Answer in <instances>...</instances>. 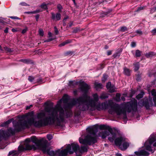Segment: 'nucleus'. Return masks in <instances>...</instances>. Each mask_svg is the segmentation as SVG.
<instances>
[{"label":"nucleus","mask_w":156,"mask_h":156,"mask_svg":"<svg viewBox=\"0 0 156 156\" xmlns=\"http://www.w3.org/2000/svg\"><path fill=\"white\" fill-rule=\"evenodd\" d=\"M48 141L45 138L38 139L35 136L26 139L23 145H21L18 147V151H9V156H18L20 152L26 150H36L37 148L41 149L44 153H46L51 156H66L67 154H73L75 152L76 156H80L83 153L86 152L87 148L84 146L79 147L76 143L74 142L68 145L64 149H58L55 151L47 149Z\"/></svg>","instance_id":"obj_1"},{"label":"nucleus","mask_w":156,"mask_h":156,"mask_svg":"<svg viewBox=\"0 0 156 156\" xmlns=\"http://www.w3.org/2000/svg\"><path fill=\"white\" fill-rule=\"evenodd\" d=\"M84 96L89 98V99L87 100L86 104H83L80 107L82 111L89 110L93 111L95 109L98 111L107 109L108 107V112L111 114L113 115L116 113L117 115H123L124 119L127 118L126 112L129 113L131 112H136L137 110V102L136 101H131L126 102H124L121 104H113L111 100H109L108 103L107 101L99 103L96 105L92 99L88 97L87 91L84 94Z\"/></svg>","instance_id":"obj_2"},{"label":"nucleus","mask_w":156,"mask_h":156,"mask_svg":"<svg viewBox=\"0 0 156 156\" xmlns=\"http://www.w3.org/2000/svg\"><path fill=\"white\" fill-rule=\"evenodd\" d=\"M36 118L38 119L35 120L33 118L28 119L27 120H19L18 121L12 122L13 126L16 131H20L26 128H29L33 125L36 128H40L54 124L55 122L54 118L50 115L47 116L45 112L42 111L36 114Z\"/></svg>","instance_id":"obj_3"},{"label":"nucleus","mask_w":156,"mask_h":156,"mask_svg":"<svg viewBox=\"0 0 156 156\" xmlns=\"http://www.w3.org/2000/svg\"><path fill=\"white\" fill-rule=\"evenodd\" d=\"M99 129L100 130L106 129L110 133L111 137H109L108 139L111 142H112L115 138L116 134L110 126L105 125H101L100 126L95 125L88 128L87 131L90 134L85 136L84 139L80 137L79 138L80 143L85 145H90L95 143L97 141V140L95 137V135Z\"/></svg>","instance_id":"obj_4"},{"label":"nucleus","mask_w":156,"mask_h":156,"mask_svg":"<svg viewBox=\"0 0 156 156\" xmlns=\"http://www.w3.org/2000/svg\"><path fill=\"white\" fill-rule=\"evenodd\" d=\"M70 97L66 94H64L62 99L59 100L57 104L54 108L53 107H45L44 109L45 111L50 113V115L54 118L55 122L57 120V125L60 126L61 122L64 121L65 111L62 107L61 104L62 101L63 103L66 104L64 108L68 102L70 100Z\"/></svg>","instance_id":"obj_5"},{"label":"nucleus","mask_w":156,"mask_h":156,"mask_svg":"<svg viewBox=\"0 0 156 156\" xmlns=\"http://www.w3.org/2000/svg\"><path fill=\"white\" fill-rule=\"evenodd\" d=\"M70 102L67 103L64 108L65 111V115L66 118H68L72 115L71 109L77 104H79V107L80 110V107L83 104H86L87 100L84 99L83 97H80L77 98H74L70 99Z\"/></svg>","instance_id":"obj_6"},{"label":"nucleus","mask_w":156,"mask_h":156,"mask_svg":"<svg viewBox=\"0 0 156 156\" xmlns=\"http://www.w3.org/2000/svg\"><path fill=\"white\" fill-rule=\"evenodd\" d=\"M128 140L123 134H121L115 140V144L118 146L122 150L126 149L129 146Z\"/></svg>","instance_id":"obj_7"},{"label":"nucleus","mask_w":156,"mask_h":156,"mask_svg":"<svg viewBox=\"0 0 156 156\" xmlns=\"http://www.w3.org/2000/svg\"><path fill=\"white\" fill-rule=\"evenodd\" d=\"M144 146L146 150L152 153H153L155 150L152 146H156V136L154 135L150 136L148 139L145 143Z\"/></svg>","instance_id":"obj_8"},{"label":"nucleus","mask_w":156,"mask_h":156,"mask_svg":"<svg viewBox=\"0 0 156 156\" xmlns=\"http://www.w3.org/2000/svg\"><path fill=\"white\" fill-rule=\"evenodd\" d=\"M13 127L15 128L14 129L9 128L7 131H5L2 129L0 130V141H1L2 138L5 139L11 135L15 134L16 131H16V128L14 126Z\"/></svg>","instance_id":"obj_9"},{"label":"nucleus","mask_w":156,"mask_h":156,"mask_svg":"<svg viewBox=\"0 0 156 156\" xmlns=\"http://www.w3.org/2000/svg\"><path fill=\"white\" fill-rule=\"evenodd\" d=\"M69 85L70 87H75L79 85L81 88H89L90 87L88 85L82 80H80L79 81L75 80L69 81Z\"/></svg>","instance_id":"obj_10"},{"label":"nucleus","mask_w":156,"mask_h":156,"mask_svg":"<svg viewBox=\"0 0 156 156\" xmlns=\"http://www.w3.org/2000/svg\"><path fill=\"white\" fill-rule=\"evenodd\" d=\"M140 106H144L147 109H148L153 105L152 98L150 97L149 98H145L144 100H141L139 102Z\"/></svg>","instance_id":"obj_11"},{"label":"nucleus","mask_w":156,"mask_h":156,"mask_svg":"<svg viewBox=\"0 0 156 156\" xmlns=\"http://www.w3.org/2000/svg\"><path fill=\"white\" fill-rule=\"evenodd\" d=\"M136 156H147L149 154V152L145 149L139 150L138 151L134 152Z\"/></svg>","instance_id":"obj_12"},{"label":"nucleus","mask_w":156,"mask_h":156,"mask_svg":"<svg viewBox=\"0 0 156 156\" xmlns=\"http://www.w3.org/2000/svg\"><path fill=\"white\" fill-rule=\"evenodd\" d=\"M51 19L53 21H57L61 19V15L59 13L55 14L53 12L51 13Z\"/></svg>","instance_id":"obj_13"},{"label":"nucleus","mask_w":156,"mask_h":156,"mask_svg":"<svg viewBox=\"0 0 156 156\" xmlns=\"http://www.w3.org/2000/svg\"><path fill=\"white\" fill-rule=\"evenodd\" d=\"M110 133L108 131L105 130L101 132H100L98 134L99 136L101 137L102 138H105L106 137L109 135Z\"/></svg>","instance_id":"obj_14"},{"label":"nucleus","mask_w":156,"mask_h":156,"mask_svg":"<svg viewBox=\"0 0 156 156\" xmlns=\"http://www.w3.org/2000/svg\"><path fill=\"white\" fill-rule=\"evenodd\" d=\"M123 73L125 75L129 76L130 75L131 70L126 67H124L123 69Z\"/></svg>","instance_id":"obj_15"},{"label":"nucleus","mask_w":156,"mask_h":156,"mask_svg":"<svg viewBox=\"0 0 156 156\" xmlns=\"http://www.w3.org/2000/svg\"><path fill=\"white\" fill-rule=\"evenodd\" d=\"M19 62H22L23 63L29 64L32 63V61L30 59H21L19 60Z\"/></svg>","instance_id":"obj_16"},{"label":"nucleus","mask_w":156,"mask_h":156,"mask_svg":"<svg viewBox=\"0 0 156 156\" xmlns=\"http://www.w3.org/2000/svg\"><path fill=\"white\" fill-rule=\"evenodd\" d=\"M13 120V119H10L7 121L5 122L2 123L1 126H6L8 125Z\"/></svg>","instance_id":"obj_17"},{"label":"nucleus","mask_w":156,"mask_h":156,"mask_svg":"<svg viewBox=\"0 0 156 156\" xmlns=\"http://www.w3.org/2000/svg\"><path fill=\"white\" fill-rule=\"evenodd\" d=\"M93 99H92L94 102H96L98 101L99 97L97 94L96 93L93 94Z\"/></svg>","instance_id":"obj_18"},{"label":"nucleus","mask_w":156,"mask_h":156,"mask_svg":"<svg viewBox=\"0 0 156 156\" xmlns=\"http://www.w3.org/2000/svg\"><path fill=\"white\" fill-rule=\"evenodd\" d=\"M75 53V52L73 51H68L65 52L64 55L65 56H71Z\"/></svg>","instance_id":"obj_19"},{"label":"nucleus","mask_w":156,"mask_h":156,"mask_svg":"<svg viewBox=\"0 0 156 156\" xmlns=\"http://www.w3.org/2000/svg\"><path fill=\"white\" fill-rule=\"evenodd\" d=\"M51 4L50 3H47V4H45L44 3H42L40 6L41 7L42 9H48L47 5H51Z\"/></svg>","instance_id":"obj_20"},{"label":"nucleus","mask_w":156,"mask_h":156,"mask_svg":"<svg viewBox=\"0 0 156 156\" xmlns=\"http://www.w3.org/2000/svg\"><path fill=\"white\" fill-rule=\"evenodd\" d=\"M155 55V53L151 51L148 53H147L145 54V56L149 58L150 57H152L153 56Z\"/></svg>","instance_id":"obj_21"},{"label":"nucleus","mask_w":156,"mask_h":156,"mask_svg":"<svg viewBox=\"0 0 156 156\" xmlns=\"http://www.w3.org/2000/svg\"><path fill=\"white\" fill-rule=\"evenodd\" d=\"M144 94V93L143 91H141L140 94H139L136 96V98L137 99L141 98L143 97Z\"/></svg>","instance_id":"obj_22"},{"label":"nucleus","mask_w":156,"mask_h":156,"mask_svg":"<svg viewBox=\"0 0 156 156\" xmlns=\"http://www.w3.org/2000/svg\"><path fill=\"white\" fill-rule=\"evenodd\" d=\"M121 94L119 93H117L116 95L115 100L116 101L119 102L120 101Z\"/></svg>","instance_id":"obj_23"},{"label":"nucleus","mask_w":156,"mask_h":156,"mask_svg":"<svg viewBox=\"0 0 156 156\" xmlns=\"http://www.w3.org/2000/svg\"><path fill=\"white\" fill-rule=\"evenodd\" d=\"M141 51L139 50H136L135 51V56L137 57H140L141 56Z\"/></svg>","instance_id":"obj_24"},{"label":"nucleus","mask_w":156,"mask_h":156,"mask_svg":"<svg viewBox=\"0 0 156 156\" xmlns=\"http://www.w3.org/2000/svg\"><path fill=\"white\" fill-rule=\"evenodd\" d=\"M4 49L6 52H11L13 51V50L12 49L7 47H4Z\"/></svg>","instance_id":"obj_25"},{"label":"nucleus","mask_w":156,"mask_h":156,"mask_svg":"<svg viewBox=\"0 0 156 156\" xmlns=\"http://www.w3.org/2000/svg\"><path fill=\"white\" fill-rule=\"evenodd\" d=\"M108 98L107 95L105 93H102L100 97V98L101 99H104Z\"/></svg>","instance_id":"obj_26"},{"label":"nucleus","mask_w":156,"mask_h":156,"mask_svg":"<svg viewBox=\"0 0 156 156\" xmlns=\"http://www.w3.org/2000/svg\"><path fill=\"white\" fill-rule=\"evenodd\" d=\"M108 77V76L106 74H104L103 76V77L102 79V82H105V81L107 80Z\"/></svg>","instance_id":"obj_27"},{"label":"nucleus","mask_w":156,"mask_h":156,"mask_svg":"<svg viewBox=\"0 0 156 156\" xmlns=\"http://www.w3.org/2000/svg\"><path fill=\"white\" fill-rule=\"evenodd\" d=\"M134 70L135 71H137L139 68V63H137L134 64Z\"/></svg>","instance_id":"obj_28"},{"label":"nucleus","mask_w":156,"mask_h":156,"mask_svg":"<svg viewBox=\"0 0 156 156\" xmlns=\"http://www.w3.org/2000/svg\"><path fill=\"white\" fill-rule=\"evenodd\" d=\"M149 76L151 77L153 76H155L156 75V72H154L153 71H151V72L149 73Z\"/></svg>","instance_id":"obj_29"},{"label":"nucleus","mask_w":156,"mask_h":156,"mask_svg":"<svg viewBox=\"0 0 156 156\" xmlns=\"http://www.w3.org/2000/svg\"><path fill=\"white\" fill-rule=\"evenodd\" d=\"M114 87L113 85H112L111 82H108L106 84V88H114Z\"/></svg>","instance_id":"obj_30"},{"label":"nucleus","mask_w":156,"mask_h":156,"mask_svg":"<svg viewBox=\"0 0 156 156\" xmlns=\"http://www.w3.org/2000/svg\"><path fill=\"white\" fill-rule=\"evenodd\" d=\"M128 30V28L126 27L123 26L121 27L120 31L122 32H124Z\"/></svg>","instance_id":"obj_31"},{"label":"nucleus","mask_w":156,"mask_h":156,"mask_svg":"<svg viewBox=\"0 0 156 156\" xmlns=\"http://www.w3.org/2000/svg\"><path fill=\"white\" fill-rule=\"evenodd\" d=\"M35 78L32 76H29L28 78V80L30 82H34Z\"/></svg>","instance_id":"obj_32"},{"label":"nucleus","mask_w":156,"mask_h":156,"mask_svg":"<svg viewBox=\"0 0 156 156\" xmlns=\"http://www.w3.org/2000/svg\"><path fill=\"white\" fill-rule=\"evenodd\" d=\"M36 82L40 84L44 83V82H43V79L41 78H40L37 80Z\"/></svg>","instance_id":"obj_33"},{"label":"nucleus","mask_w":156,"mask_h":156,"mask_svg":"<svg viewBox=\"0 0 156 156\" xmlns=\"http://www.w3.org/2000/svg\"><path fill=\"white\" fill-rule=\"evenodd\" d=\"M39 33L40 36H43L44 35V33L43 31V30L41 29H40L39 30Z\"/></svg>","instance_id":"obj_34"},{"label":"nucleus","mask_w":156,"mask_h":156,"mask_svg":"<svg viewBox=\"0 0 156 156\" xmlns=\"http://www.w3.org/2000/svg\"><path fill=\"white\" fill-rule=\"evenodd\" d=\"M47 138L49 140H50L53 138L52 135L51 134H48L47 135Z\"/></svg>","instance_id":"obj_35"},{"label":"nucleus","mask_w":156,"mask_h":156,"mask_svg":"<svg viewBox=\"0 0 156 156\" xmlns=\"http://www.w3.org/2000/svg\"><path fill=\"white\" fill-rule=\"evenodd\" d=\"M151 94L154 97H155V96H156V90L154 89H153L151 91Z\"/></svg>","instance_id":"obj_36"},{"label":"nucleus","mask_w":156,"mask_h":156,"mask_svg":"<svg viewBox=\"0 0 156 156\" xmlns=\"http://www.w3.org/2000/svg\"><path fill=\"white\" fill-rule=\"evenodd\" d=\"M156 87V86L155 84V81H154L153 82H152L151 83V85H149V87H148L147 88H150V87Z\"/></svg>","instance_id":"obj_37"},{"label":"nucleus","mask_w":156,"mask_h":156,"mask_svg":"<svg viewBox=\"0 0 156 156\" xmlns=\"http://www.w3.org/2000/svg\"><path fill=\"white\" fill-rule=\"evenodd\" d=\"M57 7L58 10V11L60 12L62 9V6L60 4H58L57 5Z\"/></svg>","instance_id":"obj_38"},{"label":"nucleus","mask_w":156,"mask_h":156,"mask_svg":"<svg viewBox=\"0 0 156 156\" xmlns=\"http://www.w3.org/2000/svg\"><path fill=\"white\" fill-rule=\"evenodd\" d=\"M151 32L153 35H155L156 34V28L153 30L151 31Z\"/></svg>","instance_id":"obj_39"},{"label":"nucleus","mask_w":156,"mask_h":156,"mask_svg":"<svg viewBox=\"0 0 156 156\" xmlns=\"http://www.w3.org/2000/svg\"><path fill=\"white\" fill-rule=\"evenodd\" d=\"M141 76L140 75H137V76L136 80L139 81L141 79Z\"/></svg>","instance_id":"obj_40"},{"label":"nucleus","mask_w":156,"mask_h":156,"mask_svg":"<svg viewBox=\"0 0 156 156\" xmlns=\"http://www.w3.org/2000/svg\"><path fill=\"white\" fill-rule=\"evenodd\" d=\"M95 84L97 87H101L102 85L101 83H96Z\"/></svg>","instance_id":"obj_41"},{"label":"nucleus","mask_w":156,"mask_h":156,"mask_svg":"<svg viewBox=\"0 0 156 156\" xmlns=\"http://www.w3.org/2000/svg\"><path fill=\"white\" fill-rule=\"evenodd\" d=\"M136 44L135 42H132L131 43V46L132 47H134L136 46Z\"/></svg>","instance_id":"obj_42"},{"label":"nucleus","mask_w":156,"mask_h":156,"mask_svg":"<svg viewBox=\"0 0 156 156\" xmlns=\"http://www.w3.org/2000/svg\"><path fill=\"white\" fill-rule=\"evenodd\" d=\"M79 31V29L78 28H76L73 30V32L74 33H76L78 32Z\"/></svg>","instance_id":"obj_43"},{"label":"nucleus","mask_w":156,"mask_h":156,"mask_svg":"<svg viewBox=\"0 0 156 156\" xmlns=\"http://www.w3.org/2000/svg\"><path fill=\"white\" fill-rule=\"evenodd\" d=\"M136 32L137 34H138L140 35L142 34H143L142 31L140 30H136Z\"/></svg>","instance_id":"obj_44"},{"label":"nucleus","mask_w":156,"mask_h":156,"mask_svg":"<svg viewBox=\"0 0 156 156\" xmlns=\"http://www.w3.org/2000/svg\"><path fill=\"white\" fill-rule=\"evenodd\" d=\"M53 40V38L49 39H47V40H45L44 41V42H50V41H52V40Z\"/></svg>","instance_id":"obj_45"},{"label":"nucleus","mask_w":156,"mask_h":156,"mask_svg":"<svg viewBox=\"0 0 156 156\" xmlns=\"http://www.w3.org/2000/svg\"><path fill=\"white\" fill-rule=\"evenodd\" d=\"M54 28H55V34H57L58 33V30L56 27H54Z\"/></svg>","instance_id":"obj_46"},{"label":"nucleus","mask_w":156,"mask_h":156,"mask_svg":"<svg viewBox=\"0 0 156 156\" xmlns=\"http://www.w3.org/2000/svg\"><path fill=\"white\" fill-rule=\"evenodd\" d=\"M144 9V7H139L138 9L136 10V12H137L139 11L142 10L143 9Z\"/></svg>","instance_id":"obj_47"},{"label":"nucleus","mask_w":156,"mask_h":156,"mask_svg":"<svg viewBox=\"0 0 156 156\" xmlns=\"http://www.w3.org/2000/svg\"><path fill=\"white\" fill-rule=\"evenodd\" d=\"M112 10L111 9H109L108 11H107V12H104V14L105 15H106L107 14H108L109 13L111 12H112Z\"/></svg>","instance_id":"obj_48"},{"label":"nucleus","mask_w":156,"mask_h":156,"mask_svg":"<svg viewBox=\"0 0 156 156\" xmlns=\"http://www.w3.org/2000/svg\"><path fill=\"white\" fill-rule=\"evenodd\" d=\"M66 44L65 43V41L63 42H62V43H61V44H59L58 46L59 47H61L63 46H64L66 45Z\"/></svg>","instance_id":"obj_49"},{"label":"nucleus","mask_w":156,"mask_h":156,"mask_svg":"<svg viewBox=\"0 0 156 156\" xmlns=\"http://www.w3.org/2000/svg\"><path fill=\"white\" fill-rule=\"evenodd\" d=\"M9 17L10 18H11L13 19H19V18L17 16H9Z\"/></svg>","instance_id":"obj_50"},{"label":"nucleus","mask_w":156,"mask_h":156,"mask_svg":"<svg viewBox=\"0 0 156 156\" xmlns=\"http://www.w3.org/2000/svg\"><path fill=\"white\" fill-rule=\"evenodd\" d=\"M20 5L23 6L28 5L27 3L25 2H22L20 3Z\"/></svg>","instance_id":"obj_51"},{"label":"nucleus","mask_w":156,"mask_h":156,"mask_svg":"<svg viewBox=\"0 0 156 156\" xmlns=\"http://www.w3.org/2000/svg\"><path fill=\"white\" fill-rule=\"evenodd\" d=\"M27 30V28H26L25 29L23 30L22 31V33L24 34L25 33Z\"/></svg>","instance_id":"obj_52"},{"label":"nucleus","mask_w":156,"mask_h":156,"mask_svg":"<svg viewBox=\"0 0 156 156\" xmlns=\"http://www.w3.org/2000/svg\"><path fill=\"white\" fill-rule=\"evenodd\" d=\"M68 18H69V16H66L64 17V18L63 19V22H64V21H66V20H67Z\"/></svg>","instance_id":"obj_53"},{"label":"nucleus","mask_w":156,"mask_h":156,"mask_svg":"<svg viewBox=\"0 0 156 156\" xmlns=\"http://www.w3.org/2000/svg\"><path fill=\"white\" fill-rule=\"evenodd\" d=\"M34 11V14H35V13H38L39 12H41L42 11L41 10H40L38 9V10H37Z\"/></svg>","instance_id":"obj_54"},{"label":"nucleus","mask_w":156,"mask_h":156,"mask_svg":"<svg viewBox=\"0 0 156 156\" xmlns=\"http://www.w3.org/2000/svg\"><path fill=\"white\" fill-rule=\"evenodd\" d=\"M25 13L27 14H34V11H28L25 12Z\"/></svg>","instance_id":"obj_55"},{"label":"nucleus","mask_w":156,"mask_h":156,"mask_svg":"<svg viewBox=\"0 0 156 156\" xmlns=\"http://www.w3.org/2000/svg\"><path fill=\"white\" fill-rule=\"evenodd\" d=\"M112 51H108L107 52V54L108 55H109L112 54Z\"/></svg>","instance_id":"obj_56"},{"label":"nucleus","mask_w":156,"mask_h":156,"mask_svg":"<svg viewBox=\"0 0 156 156\" xmlns=\"http://www.w3.org/2000/svg\"><path fill=\"white\" fill-rule=\"evenodd\" d=\"M71 42V41L70 40H67L65 41L66 44L70 43V42Z\"/></svg>","instance_id":"obj_57"},{"label":"nucleus","mask_w":156,"mask_h":156,"mask_svg":"<svg viewBox=\"0 0 156 156\" xmlns=\"http://www.w3.org/2000/svg\"><path fill=\"white\" fill-rule=\"evenodd\" d=\"M39 17V15H37L35 16L36 19L37 21H38Z\"/></svg>","instance_id":"obj_58"},{"label":"nucleus","mask_w":156,"mask_h":156,"mask_svg":"<svg viewBox=\"0 0 156 156\" xmlns=\"http://www.w3.org/2000/svg\"><path fill=\"white\" fill-rule=\"evenodd\" d=\"M8 30L9 28L8 27H6V29L4 30V32L5 33H7L8 32Z\"/></svg>","instance_id":"obj_59"},{"label":"nucleus","mask_w":156,"mask_h":156,"mask_svg":"<svg viewBox=\"0 0 156 156\" xmlns=\"http://www.w3.org/2000/svg\"><path fill=\"white\" fill-rule=\"evenodd\" d=\"M153 100L154 103L155 104H156V96L155 97H154L153 98Z\"/></svg>","instance_id":"obj_60"},{"label":"nucleus","mask_w":156,"mask_h":156,"mask_svg":"<svg viewBox=\"0 0 156 156\" xmlns=\"http://www.w3.org/2000/svg\"><path fill=\"white\" fill-rule=\"evenodd\" d=\"M74 94L76 96L77 95V91L76 90H75L73 91V92Z\"/></svg>","instance_id":"obj_61"},{"label":"nucleus","mask_w":156,"mask_h":156,"mask_svg":"<svg viewBox=\"0 0 156 156\" xmlns=\"http://www.w3.org/2000/svg\"><path fill=\"white\" fill-rule=\"evenodd\" d=\"M121 99L123 101H124L126 100L125 97L124 96H122L121 97Z\"/></svg>","instance_id":"obj_62"},{"label":"nucleus","mask_w":156,"mask_h":156,"mask_svg":"<svg viewBox=\"0 0 156 156\" xmlns=\"http://www.w3.org/2000/svg\"><path fill=\"white\" fill-rule=\"evenodd\" d=\"M12 32H16V31H17V30L16 29L13 28L12 29Z\"/></svg>","instance_id":"obj_63"},{"label":"nucleus","mask_w":156,"mask_h":156,"mask_svg":"<svg viewBox=\"0 0 156 156\" xmlns=\"http://www.w3.org/2000/svg\"><path fill=\"white\" fill-rule=\"evenodd\" d=\"M115 155L116 156H122V154L120 153H117Z\"/></svg>","instance_id":"obj_64"}]
</instances>
